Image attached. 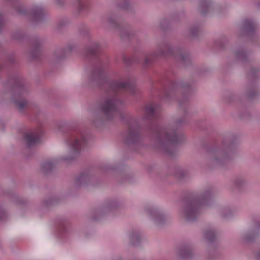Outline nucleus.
Wrapping results in <instances>:
<instances>
[{
    "label": "nucleus",
    "mask_w": 260,
    "mask_h": 260,
    "mask_svg": "<svg viewBox=\"0 0 260 260\" xmlns=\"http://www.w3.org/2000/svg\"><path fill=\"white\" fill-rule=\"evenodd\" d=\"M114 110V106L112 102H107L104 107V110L106 113L109 111H113Z\"/></svg>",
    "instance_id": "1"
},
{
    "label": "nucleus",
    "mask_w": 260,
    "mask_h": 260,
    "mask_svg": "<svg viewBox=\"0 0 260 260\" xmlns=\"http://www.w3.org/2000/svg\"><path fill=\"white\" fill-rule=\"evenodd\" d=\"M19 107L20 108H21V107H22V106H20V105H19Z\"/></svg>",
    "instance_id": "2"
}]
</instances>
